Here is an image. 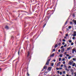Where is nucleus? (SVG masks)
I'll use <instances>...</instances> for the list:
<instances>
[{"label":"nucleus","instance_id":"1","mask_svg":"<svg viewBox=\"0 0 76 76\" xmlns=\"http://www.w3.org/2000/svg\"><path fill=\"white\" fill-rule=\"evenodd\" d=\"M73 61H69V65H72V64H73Z\"/></svg>","mask_w":76,"mask_h":76},{"label":"nucleus","instance_id":"2","mask_svg":"<svg viewBox=\"0 0 76 76\" xmlns=\"http://www.w3.org/2000/svg\"><path fill=\"white\" fill-rule=\"evenodd\" d=\"M72 53H75V51L76 50H75V49L74 48L72 50Z\"/></svg>","mask_w":76,"mask_h":76},{"label":"nucleus","instance_id":"3","mask_svg":"<svg viewBox=\"0 0 76 76\" xmlns=\"http://www.w3.org/2000/svg\"><path fill=\"white\" fill-rule=\"evenodd\" d=\"M52 68V67H49L48 68V70H49V71H50V70H51Z\"/></svg>","mask_w":76,"mask_h":76},{"label":"nucleus","instance_id":"4","mask_svg":"<svg viewBox=\"0 0 76 76\" xmlns=\"http://www.w3.org/2000/svg\"><path fill=\"white\" fill-rule=\"evenodd\" d=\"M54 53H53L52 55H50V57H54Z\"/></svg>","mask_w":76,"mask_h":76},{"label":"nucleus","instance_id":"5","mask_svg":"<svg viewBox=\"0 0 76 76\" xmlns=\"http://www.w3.org/2000/svg\"><path fill=\"white\" fill-rule=\"evenodd\" d=\"M64 50H65L64 48H63L61 50V52H63L64 51Z\"/></svg>","mask_w":76,"mask_h":76},{"label":"nucleus","instance_id":"6","mask_svg":"<svg viewBox=\"0 0 76 76\" xmlns=\"http://www.w3.org/2000/svg\"><path fill=\"white\" fill-rule=\"evenodd\" d=\"M73 21L74 22V23H75V24L76 25V21L73 20Z\"/></svg>","mask_w":76,"mask_h":76},{"label":"nucleus","instance_id":"7","mask_svg":"<svg viewBox=\"0 0 76 76\" xmlns=\"http://www.w3.org/2000/svg\"><path fill=\"white\" fill-rule=\"evenodd\" d=\"M49 12H50L49 13H50L51 14H53V13H52L53 12V11H49Z\"/></svg>","mask_w":76,"mask_h":76},{"label":"nucleus","instance_id":"8","mask_svg":"<svg viewBox=\"0 0 76 76\" xmlns=\"http://www.w3.org/2000/svg\"><path fill=\"white\" fill-rule=\"evenodd\" d=\"M69 41V42L70 43H71V42H72V40H71L70 39L69 40V41Z\"/></svg>","mask_w":76,"mask_h":76},{"label":"nucleus","instance_id":"9","mask_svg":"<svg viewBox=\"0 0 76 76\" xmlns=\"http://www.w3.org/2000/svg\"><path fill=\"white\" fill-rule=\"evenodd\" d=\"M57 47H58V45H57V44L55 46V48H57Z\"/></svg>","mask_w":76,"mask_h":76},{"label":"nucleus","instance_id":"10","mask_svg":"<svg viewBox=\"0 0 76 76\" xmlns=\"http://www.w3.org/2000/svg\"><path fill=\"white\" fill-rule=\"evenodd\" d=\"M49 64V61H47L46 65H48Z\"/></svg>","mask_w":76,"mask_h":76},{"label":"nucleus","instance_id":"11","mask_svg":"<svg viewBox=\"0 0 76 76\" xmlns=\"http://www.w3.org/2000/svg\"><path fill=\"white\" fill-rule=\"evenodd\" d=\"M72 60L73 61H76V58H73L72 59Z\"/></svg>","mask_w":76,"mask_h":76},{"label":"nucleus","instance_id":"12","mask_svg":"<svg viewBox=\"0 0 76 76\" xmlns=\"http://www.w3.org/2000/svg\"><path fill=\"white\" fill-rule=\"evenodd\" d=\"M75 64H76L75 63H73L72 65L73 67H74V66H75Z\"/></svg>","mask_w":76,"mask_h":76},{"label":"nucleus","instance_id":"13","mask_svg":"<svg viewBox=\"0 0 76 76\" xmlns=\"http://www.w3.org/2000/svg\"><path fill=\"white\" fill-rule=\"evenodd\" d=\"M47 66H45L44 67H43V69H47Z\"/></svg>","mask_w":76,"mask_h":76},{"label":"nucleus","instance_id":"14","mask_svg":"<svg viewBox=\"0 0 76 76\" xmlns=\"http://www.w3.org/2000/svg\"><path fill=\"white\" fill-rule=\"evenodd\" d=\"M71 28H72V26H68L69 29H71Z\"/></svg>","mask_w":76,"mask_h":76},{"label":"nucleus","instance_id":"15","mask_svg":"<svg viewBox=\"0 0 76 76\" xmlns=\"http://www.w3.org/2000/svg\"><path fill=\"white\" fill-rule=\"evenodd\" d=\"M5 28L6 29H9V27H8V26H6L5 27Z\"/></svg>","mask_w":76,"mask_h":76},{"label":"nucleus","instance_id":"16","mask_svg":"<svg viewBox=\"0 0 76 76\" xmlns=\"http://www.w3.org/2000/svg\"><path fill=\"white\" fill-rule=\"evenodd\" d=\"M59 56L60 57H63V55H62V54H60L59 55Z\"/></svg>","mask_w":76,"mask_h":76},{"label":"nucleus","instance_id":"17","mask_svg":"<svg viewBox=\"0 0 76 76\" xmlns=\"http://www.w3.org/2000/svg\"><path fill=\"white\" fill-rule=\"evenodd\" d=\"M70 71H71V72H73V69H71Z\"/></svg>","mask_w":76,"mask_h":76},{"label":"nucleus","instance_id":"18","mask_svg":"<svg viewBox=\"0 0 76 76\" xmlns=\"http://www.w3.org/2000/svg\"><path fill=\"white\" fill-rule=\"evenodd\" d=\"M51 66H54V63H52Z\"/></svg>","mask_w":76,"mask_h":76},{"label":"nucleus","instance_id":"19","mask_svg":"<svg viewBox=\"0 0 76 76\" xmlns=\"http://www.w3.org/2000/svg\"><path fill=\"white\" fill-rule=\"evenodd\" d=\"M68 59H70V58H71V56H69V57H68Z\"/></svg>","mask_w":76,"mask_h":76},{"label":"nucleus","instance_id":"20","mask_svg":"<svg viewBox=\"0 0 76 76\" xmlns=\"http://www.w3.org/2000/svg\"><path fill=\"white\" fill-rule=\"evenodd\" d=\"M60 64V62H59L57 64V66H59V64Z\"/></svg>","mask_w":76,"mask_h":76},{"label":"nucleus","instance_id":"21","mask_svg":"<svg viewBox=\"0 0 76 76\" xmlns=\"http://www.w3.org/2000/svg\"><path fill=\"white\" fill-rule=\"evenodd\" d=\"M74 43L73 42H72L71 44V45H73Z\"/></svg>","mask_w":76,"mask_h":76},{"label":"nucleus","instance_id":"22","mask_svg":"<svg viewBox=\"0 0 76 76\" xmlns=\"http://www.w3.org/2000/svg\"><path fill=\"white\" fill-rule=\"evenodd\" d=\"M68 69H71V66H68Z\"/></svg>","mask_w":76,"mask_h":76},{"label":"nucleus","instance_id":"23","mask_svg":"<svg viewBox=\"0 0 76 76\" xmlns=\"http://www.w3.org/2000/svg\"><path fill=\"white\" fill-rule=\"evenodd\" d=\"M61 58H59V61H61Z\"/></svg>","mask_w":76,"mask_h":76},{"label":"nucleus","instance_id":"24","mask_svg":"<svg viewBox=\"0 0 76 76\" xmlns=\"http://www.w3.org/2000/svg\"><path fill=\"white\" fill-rule=\"evenodd\" d=\"M51 60V59L50 58L47 60V61H50V60Z\"/></svg>","mask_w":76,"mask_h":76},{"label":"nucleus","instance_id":"25","mask_svg":"<svg viewBox=\"0 0 76 76\" xmlns=\"http://www.w3.org/2000/svg\"><path fill=\"white\" fill-rule=\"evenodd\" d=\"M67 50H70V48H68L67 49Z\"/></svg>","mask_w":76,"mask_h":76},{"label":"nucleus","instance_id":"26","mask_svg":"<svg viewBox=\"0 0 76 76\" xmlns=\"http://www.w3.org/2000/svg\"><path fill=\"white\" fill-rule=\"evenodd\" d=\"M63 74H66V72L65 71H64L63 72Z\"/></svg>","mask_w":76,"mask_h":76},{"label":"nucleus","instance_id":"27","mask_svg":"<svg viewBox=\"0 0 76 76\" xmlns=\"http://www.w3.org/2000/svg\"><path fill=\"white\" fill-rule=\"evenodd\" d=\"M62 63L63 64H64L66 63V62H65V61H64L62 62Z\"/></svg>","mask_w":76,"mask_h":76},{"label":"nucleus","instance_id":"28","mask_svg":"<svg viewBox=\"0 0 76 76\" xmlns=\"http://www.w3.org/2000/svg\"><path fill=\"white\" fill-rule=\"evenodd\" d=\"M29 52H28V54L27 56H29Z\"/></svg>","mask_w":76,"mask_h":76},{"label":"nucleus","instance_id":"29","mask_svg":"<svg viewBox=\"0 0 76 76\" xmlns=\"http://www.w3.org/2000/svg\"><path fill=\"white\" fill-rule=\"evenodd\" d=\"M63 42H65V41H66V40L64 39H63Z\"/></svg>","mask_w":76,"mask_h":76},{"label":"nucleus","instance_id":"30","mask_svg":"<svg viewBox=\"0 0 76 76\" xmlns=\"http://www.w3.org/2000/svg\"><path fill=\"white\" fill-rule=\"evenodd\" d=\"M66 57H69V55L67 54L66 55Z\"/></svg>","mask_w":76,"mask_h":76},{"label":"nucleus","instance_id":"31","mask_svg":"<svg viewBox=\"0 0 76 76\" xmlns=\"http://www.w3.org/2000/svg\"><path fill=\"white\" fill-rule=\"evenodd\" d=\"M20 52V51L19 50L18 52V55H19V53Z\"/></svg>","mask_w":76,"mask_h":76},{"label":"nucleus","instance_id":"32","mask_svg":"<svg viewBox=\"0 0 76 76\" xmlns=\"http://www.w3.org/2000/svg\"><path fill=\"white\" fill-rule=\"evenodd\" d=\"M57 72L58 74H59V73H60V71H58Z\"/></svg>","mask_w":76,"mask_h":76},{"label":"nucleus","instance_id":"33","mask_svg":"<svg viewBox=\"0 0 76 76\" xmlns=\"http://www.w3.org/2000/svg\"><path fill=\"white\" fill-rule=\"evenodd\" d=\"M75 39V37H72V39Z\"/></svg>","mask_w":76,"mask_h":76},{"label":"nucleus","instance_id":"34","mask_svg":"<svg viewBox=\"0 0 76 76\" xmlns=\"http://www.w3.org/2000/svg\"><path fill=\"white\" fill-rule=\"evenodd\" d=\"M62 61H65V58H63L62 59Z\"/></svg>","mask_w":76,"mask_h":76},{"label":"nucleus","instance_id":"35","mask_svg":"<svg viewBox=\"0 0 76 76\" xmlns=\"http://www.w3.org/2000/svg\"><path fill=\"white\" fill-rule=\"evenodd\" d=\"M56 70H59V68L58 67H57L56 68Z\"/></svg>","mask_w":76,"mask_h":76},{"label":"nucleus","instance_id":"36","mask_svg":"<svg viewBox=\"0 0 76 76\" xmlns=\"http://www.w3.org/2000/svg\"><path fill=\"white\" fill-rule=\"evenodd\" d=\"M60 75H62V72H60Z\"/></svg>","mask_w":76,"mask_h":76},{"label":"nucleus","instance_id":"37","mask_svg":"<svg viewBox=\"0 0 76 76\" xmlns=\"http://www.w3.org/2000/svg\"><path fill=\"white\" fill-rule=\"evenodd\" d=\"M63 48V46H62L61 47V48Z\"/></svg>","mask_w":76,"mask_h":76},{"label":"nucleus","instance_id":"38","mask_svg":"<svg viewBox=\"0 0 76 76\" xmlns=\"http://www.w3.org/2000/svg\"><path fill=\"white\" fill-rule=\"evenodd\" d=\"M61 44V43H59L58 44V45H59V46H60V45Z\"/></svg>","mask_w":76,"mask_h":76},{"label":"nucleus","instance_id":"39","mask_svg":"<svg viewBox=\"0 0 76 76\" xmlns=\"http://www.w3.org/2000/svg\"><path fill=\"white\" fill-rule=\"evenodd\" d=\"M64 47H66V46H67V45H66V44H65V45H64Z\"/></svg>","mask_w":76,"mask_h":76},{"label":"nucleus","instance_id":"40","mask_svg":"<svg viewBox=\"0 0 76 76\" xmlns=\"http://www.w3.org/2000/svg\"><path fill=\"white\" fill-rule=\"evenodd\" d=\"M66 30H67V31L69 30V29L68 28H66Z\"/></svg>","mask_w":76,"mask_h":76},{"label":"nucleus","instance_id":"41","mask_svg":"<svg viewBox=\"0 0 76 76\" xmlns=\"http://www.w3.org/2000/svg\"><path fill=\"white\" fill-rule=\"evenodd\" d=\"M66 37H68V34H66Z\"/></svg>","mask_w":76,"mask_h":76},{"label":"nucleus","instance_id":"42","mask_svg":"<svg viewBox=\"0 0 76 76\" xmlns=\"http://www.w3.org/2000/svg\"><path fill=\"white\" fill-rule=\"evenodd\" d=\"M64 44H65V43L64 42H62V45H64Z\"/></svg>","mask_w":76,"mask_h":76},{"label":"nucleus","instance_id":"43","mask_svg":"<svg viewBox=\"0 0 76 76\" xmlns=\"http://www.w3.org/2000/svg\"><path fill=\"white\" fill-rule=\"evenodd\" d=\"M61 67H63V65H61Z\"/></svg>","mask_w":76,"mask_h":76},{"label":"nucleus","instance_id":"44","mask_svg":"<svg viewBox=\"0 0 76 76\" xmlns=\"http://www.w3.org/2000/svg\"><path fill=\"white\" fill-rule=\"evenodd\" d=\"M53 51H56V50L55 49H54L53 50Z\"/></svg>","mask_w":76,"mask_h":76},{"label":"nucleus","instance_id":"45","mask_svg":"<svg viewBox=\"0 0 76 76\" xmlns=\"http://www.w3.org/2000/svg\"><path fill=\"white\" fill-rule=\"evenodd\" d=\"M64 67H65L66 68V65H64Z\"/></svg>","mask_w":76,"mask_h":76},{"label":"nucleus","instance_id":"46","mask_svg":"<svg viewBox=\"0 0 76 76\" xmlns=\"http://www.w3.org/2000/svg\"><path fill=\"white\" fill-rule=\"evenodd\" d=\"M58 52H60V49H59V50H58Z\"/></svg>","mask_w":76,"mask_h":76},{"label":"nucleus","instance_id":"47","mask_svg":"<svg viewBox=\"0 0 76 76\" xmlns=\"http://www.w3.org/2000/svg\"><path fill=\"white\" fill-rule=\"evenodd\" d=\"M70 23L71 25H72V23H73V22H70Z\"/></svg>","mask_w":76,"mask_h":76},{"label":"nucleus","instance_id":"48","mask_svg":"<svg viewBox=\"0 0 76 76\" xmlns=\"http://www.w3.org/2000/svg\"><path fill=\"white\" fill-rule=\"evenodd\" d=\"M65 58H66V59H67V56H65Z\"/></svg>","mask_w":76,"mask_h":76},{"label":"nucleus","instance_id":"49","mask_svg":"<svg viewBox=\"0 0 76 76\" xmlns=\"http://www.w3.org/2000/svg\"><path fill=\"white\" fill-rule=\"evenodd\" d=\"M59 70H61V69H62V68H60L59 69Z\"/></svg>","mask_w":76,"mask_h":76},{"label":"nucleus","instance_id":"50","mask_svg":"<svg viewBox=\"0 0 76 76\" xmlns=\"http://www.w3.org/2000/svg\"><path fill=\"white\" fill-rule=\"evenodd\" d=\"M53 61L55 62V61H56V60H55V59H53Z\"/></svg>","mask_w":76,"mask_h":76},{"label":"nucleus","instance_id":"51","mask_svg":"<svg viewBox=\"0 0 76 76\" xmlns=\"http://www.w3.org/2000/svg\"><path fill=\"white\" fill-rule=\"evenodd\" d=\"M27 75H28V76H29V74L28 73H27Z\"/></svg>","mask_w":76,"mask_h":76},{"label":"nucleus","instance_id":"52","mask_svg":"<svg viewBox=\"0 0 76 76\" xmlns=\"http://www.w3.org/2000/svg\"><path fill=\"white\" fill-rule=\"evenodd\" d=\"M72 16H73V17L74 18H75V15H72Z\"/></svg>","mask_w":76,"mask_h":76},{"label":"nucleus","instance_id":"53","mask_svg":"<svg viewBox=\"0 0 76 76\" xmlns=\"http://www.w3.org/2000/svg\"><path fill=\"white\" fill-rule=\"evenodd\" d=\"M65 70H66L67 71H68V70L66 68V69H65Z\"/></svg>","mask_w":76,"mask_h":76},{"label":"nucleus","instance_id":"54","mask_svg":"<svg viewBox=\"0 0 76 76\" xmlns=\"http://www.w3.org/2000/svg\"><path fill=\"white\" fill-rule=\"evenodd\" d=\"M67 22V21H66V22L65 23V24H66Z\"/></svg>","mask_w":76,"mask_h":76},{"label":"nucleus","instance_id":"55","mask_svg":"<svg viewBox=\"0 0 76 76\" xmlns=\"http://www.w3.org/2000/svg\"><path fill=\"white\" fill-rule=\"evenodd\" d=\"M74 74H75V75H76V72H75Z\"/></svg>","mask_w":76,"mask_h":76},{"label":"nucleus","instance_id":"56","mask_svg":"<svg viewBox=\"0 0 76 76\" xmlns=\"http://www.w3.org/2000/svg\"><path fill=\"white\" fill-rule=\"evenodd\" d=\"M47 73V72H45V73Z\"/></svg>","mask_w":76,"mask_h":76},{"label":"nucleus","instance_id":"57","mask_svg":"<svg viewBox=\"0 0 76 76\" xmlns=\"http://www.w3.org/2000/svg\"><path fill=\"white\" fill-rule=\"evenodd\" d=\"M66 76H69V75H66Z\"/></svg>","mask_w":76,"mask_h":76},{"label":"nucleus","instance_id":"58","mask_svg":"<svg viewBox=\"0 0 76 76\" xmlns=\"http://www.w3.org/2000/svg\"><path fill=\"white\" fill-rule=\"evenodd\" d=\"M1 69L0 68V71H1Z\"/></svg>","mask_w":76,"mask_h":76},{"label":"nucleus","instance_id":"59","mask_svg":"<svg viewBox=\"0 0 76 76\" xmlns=\"http://www.w3.org/2000/svg\"><path fill=\"white\" fill-rule=\"evenodd\" d=\"M66 53H67V52H66L64 54H66Z\"/></svg>","mask_w":76,"mask_h":76},{"label":"nucleus","instance_id":"60","mask_svg":"<svg viewBox=\"0 0 76 76\" xmlns=\"http://www.w3.org/2000/svg\"><path fill=\"white\" fill-rule=\"evenodd\" d=\"M64 38L65 39L66 38V37H64Z\"/></svg>","mask_w":76,"mask_h":76},{"label":"nucleus","instance_id":"61","mask_svg":"<svg viewBox=\"0 0 76 76\" xmlns=\"http://www.w3.org/2000/svg\"><path fill=\"white\" fill-rule=\"evenodd\" d=\"M65 76V75L64 74L62 75V76Z\"/></svg>","mask_w":76,"mask_h":76},{"label":"nucleus","instance_id":"62","mask_svg":"<svg viewBox=\"0 0 76 76\" xmlns=\"http://www.w3.org/2000/svg\"><path fill=\"white\" fill-rule=\"evenodd\" d=\"M50 56L48 58H50Z\"/></svg>","mask_w":76,"mask_h":76},{"label":"nucleus","instance_id":"63","mask_svg":"<svg viewBox=\"0 0 76 76\" xmlns=\"http://www.w3.org/2000/svg\"><path fill=\"white\" fill-rule=\"evenodd\" d=\"M75 67H76V65H75Z\"/></svg>","mask_w":76,"mask_h":76},{"label":"nucleus","instance_id":"64","mask_svg":"<svg viewBox=\"0 0 76 76\" xmlns=\"http://www.w3.org/2000/svg\"><path fill=\"white\" fill-rule=\"evenodd\" d=\"M74 76H76V75H75Z\"/></svg>","mask_w":76,"mask_h":76}]
</instances>
